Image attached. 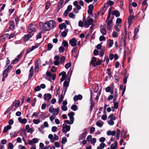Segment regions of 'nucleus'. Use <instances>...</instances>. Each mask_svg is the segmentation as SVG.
I'll return each instance as SVG.
<instances>
[{
  "label": "nucleus",
  "instance_id": "1",
  "mask_svg": "<svg viewBox=\"0 0 149 149\" xmlns=\"http://www.w3.org/2000/svg\"><path fill=\"white\" fill-rule=\"evenodd\" d=\"M40 26L42 28V25L43 26L42 28L44 30L49 31L53 29L55 25V22L53 20H50L47 21L44 24L43 23L40 22Z\"/></svg>",
  "mask_w": 149,
  "mask_h": 149
},
{
  "label": "nucleus",
  "instance_id": "2",
  "mask_svg": "<svg viewBox=\"0 0 149 149\" xmlns=\"http://www.w3.org/2000/svg\"><path fill=\"white\" fill-rule=\"evenodd\" d=\"M93 22V18L90 17H88L84 22V26L85 28H88L90 25L92 24Z\"/></svg>",
  "mask_w": 149,
  "mask_h": 149
},
{
  "label": "nucleus",
  "instance_id": "3",
  "mask_svg": "<svg viewBox=\"0 0 149 149\" xmlns=\"http://www.w3.org/2000/svg\"><path fill=\"white\" fill-rule=\"evenodd\" d=\"M108 119H109L108 121V124L111 125H112L114 124V122L113 120H115L116 119V118L113 114H111L109 116Z\"/></svg>",
  "mask_w": 149,
  "mask_h": 149
},
{
  "label": "nucleus",
  "instance_id": "4",
  "mask_svg": "<svg viewBox=\"0 0 149 149\" xmlns=\"http://www.w3.org/2000/svg\"><path fill=\"white\" fill-rule=\"evenodd\" d=\"M28 28V32L30 33L36 31L37 28L35 24H31L29 25Z\"/></svg>",
  "mask_w": 149,
  "mask_h": 149
},
{
  "label": "nucleus",
  "instance_id": "5",
  "mask_svg": "<svg viewBox=\"0 0 149 149\" xmlns=\"http://www.w3.org/2000/svg\"><path fill=\"white\" fill-rule=\"evenodd\" d=\"M79 3L80 5H78V2L77 1H75L73 3V5L76 7L77 9V10H79L81 9V7L80 6H84V3L82 0H80L79 1Z\"/></svg>",
  "mask_w": 149,
  "mask_h": 149
},
{
  "label": "nucleus",
  "instance_id": "6",
  "mask_svg": "<svg viewBox=\"0 0 149 149\" xmlns=\"http://www.w3.org/2000/svg\"><path fill=\"white\" fill-rule=\"evenodd\" d=\"M70 126L65 125V124L63 125L62 130L64 134H66L67 132H68L70 130Z\"/></svg>",
  "mask_w": 149,
  "mask_h": 149
},
{
  "label": "nucleus",
  "instance_id": "7",
  "mask_svg": "<svg viewBox=\"0 0 149 149\" xmlns=\"http://www.w3.org/2000/svg\"><path fill=\"white\" fill-rule=\"evenodd\" d=\"M113 18H111L109 20H106V22L107 25V28L109 30H110L112 29V26L113 25Z\"/></svg>",
  "mask_w": 149,
  "mask_h": 149
},
{
  "label": "nucleus",
  "instance_id": "8",
  "mask_svg": "<svg viewBox=\"0 0 149 149\" xmlns=\"http://www.w3.org/2000/svg\"><path fill=\"white\" fill-rule=\"evenodd\" d=\"M40 43H37L35 45L31 47L28 49L26 52V54H28L30 52H31L36 48L40 46Z\"/></svg>",
  "mask_w": 149,
  "mask_h": 149
},
{
  "label": "nucleus",
  "instance_id": "9",
  "mask_svg": "<svg viewBox=\"0 0 149 149\" xmlns=\"http://www.w3.org/2000/svg\"><path fill=\"white\" fill-rule=\"evenodd\" d=\"M41 67V63L40 61L37 60L35 64L34 70L35 72H38V69Z\"/></svg>",
  "mask_w": 149,
  "mask_h": 149
},
{
  "label": "nucleus",
  "instance_id": "10",
  "mask_svg": "<svg viewBox=\"0 0 149 149\" xmlns=\"http://www.w3.org/2000/svg\"><path fill=\"white\" fill-rule=\"evenodd\" d=\"M70 79H66L64 82L63 85V88H65V93L67 90V87L69 85Z\"/></svg>",
  "mask_w": 149,
  "mask_h": 149
},
{
  "label": "nucleus",
  "instance_id": "11",
  "mask_svg": "<svg viewBox=\"0 0 149 149\" xmlns=\"http://www.w3.org/2000/svg\"><path fill=\"white\" fill-rule=\"evenodd\" d=\"M12 68V67L11 66H8L7 68L5 70L3 73V76L4 77L6 78L7 77V74L9 71Z\"/></svg>",
  "mask_w": 149,
  "mask_h": 149
},
{
  "label": "nucleus",
  "instance_id": "12",
  "mask_svg": "<svg viewBox=\"0 0 149 149\" xmlns=\"http://www.w3.org/2000/svg\"><path fill=\"white\" fill-rule=\"evenodd\" d=\"M55 60L53 62V63L54 65H58L60 63L59 60L60 59L59 56L58 55L56 56L54 58Z\"/></svg>",
  "mask_w": 149,
  "mask_h": 149
},
{
  "label": "nucleus",
  "instance_id": "13",
  "mask_svg": "<svg viewBox=\"0 0 149 149\" xmlns=\"http://www.w3.org/2000/svg\"><path fill=\"white\" fill-rule=\"evenodd\" d=\"M77 40L75 38H73L69 41L70 44L72 47H74L77 45Z\"/></svg>",
  "mask_w": 149,
  "mask_h": 149
},
{
  "label": "nucleus",
  "instance_id": "14",
  "mask_svg": "<svg viewBox=\"0 0 149 149\" xmlns=\"http://www.w3.org/2000/svg\"><path fill=\"white\" fill-rule=\"evenodd\" d=\"M20 102L19 100H15L11 104V106L13 107L14 106H15V107L17 108L19 107L20 106Z\"/></svg>",
  "mask_w": 149,
  "mask_h": 149
},
{
  "label": "nucleus",
  "instance_id": "15",
  "mask_svg": "<svg viewBox=\"0 0 149 149\" xmlns=\"http://www.w3.org/2000/svg\"><path fill=\"white\" fill-rule=\"evenodd\" d=\"M84 132L82 133L79 136V140H81L83 139L86 136V135L87 133V130L86 129H84Z\"/></svg>",
  "mask_w": 149,
  "mask_h": 149
},
{
  "label": "nucleus",
  "instance_id": "16",
  "mask_svg": "<svg viewBox=\"0 0 149 149\" xmlns=\"http://www.w3.org/2000/svg\"><path fill=\"white\" fill-rule=\"evenodd\" d=\"M74 113L73 112H70L68 114V115L69 117L70 120L73 122H74Z\"/></svg>",
  "mask_w": 149,
  "mask_h": 149
},
{
  "label": "nucleus",
  "instance_id": "17",
  "mask_svg": "<svg viewBox=\"0 0 149 149\" xmlns=\"http://www.w3.org/2000/svg\"><path fill=\"white\" fill-rule=\"evenodd\" d=\"M118 142L116 141L114 142V144H112L110 147V148H108L107 149H117V148Z\"/></svg>",
  "mask_w": 149,
  "mask_h": 149
},
{
  "label": "nucleus",
  "instance_id": "18",
  "mask_svg": "<svg viewBox=\"0 0 149 149\" xmlns=\"http://www.w3.org/2000/svg\"><path fill=\"white\" fill-rule=\"evenodd\" d=\"M51 97L52 95L49 93L45 94L44 95V100L45 101H48L51 98Z\"/></svg>",
  "mask_w": 149,
  "mask_h": 149
},
{
  "label": "nucleus",
  "instance_id": "19",
  "mask_svg": "<svg viewBox=\"0 0 149 149\" xmlns=\"http://www.w3.org/2000/svg\"><path fill=\"white\" fill-rule=\"evenodd\" d=\"M26 130L27 132L32 133L34 131V130L33 128H30L29 125H27L26 127Z\"/></svg>",
  "mask_w": 149,
  "mask_h": 149
},
{
  "label": "nucleus",
  "instance_id": "20",
  "mask_svg": "<svg viewBox=\"0 0 149 149\" xmlns=\"http://www.w3.org/2000/svg\"><path fill=\"white\" fill-rule=\"evenodd\" d=\"M100 31L103 35H104L106 34V28L103 26H101Z\"/></svg>",
  "mask_w": 149,
  "mask_h": 149
},
{
  "label": "nucleus",
  "instance_id": "21",
  "mask_svg": "<svg viewBox=\"0 0 149 149\" xmlns=\"http://www.w3.org/2000/svg\"><path fill=\"white\" fill-rule=\"evenodd\" d=\"M82 98V95H81L79 94L78 95H75L73 97V100L74 101H77L79 100H81Z\"/></svg>",
  "mask_w": 149,
  "mask_h": 149
},
{
  "label": "nucleus",
  "instance_id": "22",
  "mask_svg": "<svg viewBox=\"0 0 149 149\" xmlns=\"http://www.w3.org/2000/svg\"><path fill=\"white\" fill-rule=\"evenodd\" d=\"M22 54L21 53L17 56V57L16 58H15L14 60L12 62L13 63H15L16 62L18 61L19 60L20 58L22 57Z\"/></svg>",
  "mask_w": 149,
  "mask_h": 149
},
{
  "label": "nucleus",
  "instance_id": "23",
  "mask_svg": "<svg viewBox=\"0 0 149 149\" xmlns=\"http://www.w3.org/2000/svg\"><path fill=\"white\" fill-rule=\"evenodd\" d=\"M18 120L19 123L22 124H25L26 123L27 121L26 119H22L21 117H19L18 118Z\"/></svg>",
  "mask_w": 149,
  "mask_h": 149
},
{
  "label": "nucleus",
  "instance_id": "24",
  "mask_svg": "<svg viewBox=\"0 0 149 149\" xmlns=\"http://www.w3.org/2000/svg\"><path fill=\"white\" fill-rule=\"evenodd\" d=\"M96 58L93 57L90 62V64H92L93 67H95V63H96Z\"/></svg>",
  "mask_w": 149,
  "mask_h": 149
},
{
  "label": "nucleus",
  "instance_id": "25",
  "mask_svg": "<svg viewBox=\"0 0 149 149\" xmlns=\"http://www.w3.org/2000/svg\"><path fill=\"white\" fill-rule=\"evenodd\" d=\"M59 29L61 30H63V29H65L67 27V26L65 23L61 24L58 26Z\"/></svg>",
  "mask_w": 149,
  "mask_h": 149
},
{
  "label": "nucleus",
  "instance_id": "26",
  "mask_svg": "<svg viewBox=\"0 0 149 149\" xmlns=\"http://www.w3.org/2000/svg\"><path fill=\"white\" fill-rule=\"evenodd\" d=\"M64 0H60L58 4V11L59 9L62 7Z\"/></svg>",
  "mask_w": 149,
  "mask_h": 149
},
{
  "label": "nucleus",
  "instance_id": "27",
  "mask_svg": "<svg viewBox=\"0 0 149 149\" xmlns=\"http://www.w3.org/2000/svg\"><path fill=\"white\" fill-rule=\"evenodd\" d=\"M107 135L108 136L111 135L112 136H114L116 134V132L115 131H111L109 130L107 132Z\"/></svg>",
  "mask_w": 149,
  "mask_h": 149
},
{
  "label": "nucleus",
  "instance_id": "28",
  "mask_svg": "<svg viewBox=\"0 0 149 149\" xmlns=\"http://www.w3.org/2000/svg\"><path fill=\"white\" fill-rule=\"evenodd\" d=\"M68 32V29H66L63 31L61 32V36L63 38L65 37L67 35V33Z\"/></svg>",
  "mask_w": 149,
  "mask_h": 149
},
{
  "label": "nucleus",
  "instance_id": "29",
  "mask_svg": "<svg viewBox=\"0 0 149 149\" xmlns=\"http://www.w3.org/2000/svg\"><path fill=\"white\" fill-rule=\"evenodd\" d=\"M31 34H27L25 35L24 37V40L25 41L28 40L31 37Z\"/></svg>",
  "mask_w": 149,
  "mask_h": 149
},
{
  "label": "nucleus",
  "instance_id": "30",
  "mask_svg": "<svg viewBox=\"0 0 149 149\" xmlns=\"http://www.w3.org/2000/svg\"><path fill=\"white\" fill-rule=\"evenodd\" d=\"M11 128V126L10 125H8L4 127L3 130V132L5 133L8 130L10 129Z\"/></svg>",
  "mask_w": 149,
  "mask_h": 149
},
{
  "label": "nucleus",
  "instance_id": "31",
  "mask_svg": "<svg viewBox=\"0 0 149 149\" xmlns=\"http://www.w3.org/2000/svg\"><path fill=\"white\" fill-rule=\"evenodd\" d=\"M48 137V138L50 139L51 142L53 143L54 142V140L53 138V136L52 134H49Z\"/></svg>",
  "mask_w": 149,
  "mask_h": 149
},
{
  "label": "nucleus",
  "instance_id": "32",
  "mask_svg": "<svg viewBox=\"0 0 149 149\" xmlns=\"http://www.w3.org/2000/svg\"><path fill=\"white\" fill-rule=\"evenodd\" d=\"M117 95H118V93H117V91L116 89H115V92L114 95L113 96V97H114V99H113V103L116 102V99H117Z\"/></svg>",
  "mask_w": 149,
  "mask_h": 149
},
{
  "label": "nucleus",
  "instance_id": "33",
  "mask_svg": "<svg viewBox=\"0 0 149 149\" xmlns=\"http://www.w3.org/2000/svg\"><path fill=\"white\" fill-rule=\"evenodd\" d=\"M112 14L115 15L116 17H118L120 16V13L118 10H114L112 12Z\"/></svg>",
  "mask_w": 149,
  "mask_h": 149
},
{
  "label": "nucleus",
  "instance_id": "34",
  "mask_svg": "<svg viewBox=\"0 0 149 149\" xmlns=\"http://www.w3.org/2000/svg\"><path fill=\"white\" fill-rule=\"evenodd\" d=\"M105 144L104 143H101L100 146L97 147V149H102L104 148Z\"/></svg>",
  "mask_w": 149,
  "mask_h": 149
},
{
  "label": "nucleus",
  "instance_id": "35",
  "mask_svg": "<svg viewBox=\"0 0 149 149\" xmlns=\"http://www.w3.org/2000/svg\"><path fill=\"white\" fill-rule=\"evenodd\" d=\"M91 106H90V111H91L94 107V102L93 100H92V96H91Z\"/></svg>",
  "mask_w": 149,
  "mask_h": 149
},
{
  "label": "nucleus",
  "instance_id": "36",
  "mask_svg": "<svg viewBox=\"0 0 149 149\" xmlns=\"http://www.w3.org/2000/svg\"><path fill=\"white\" fill-rule=\"evenodd\" d=\"M111 8H110L109 9V12L106 20H109L110 18V15L111 14Z\"/></svg>",
  "mask_w": 149,
  "mask_h": 149
},
{
  "label": "nucleus",
  "instance_id": "37",
  "mask_svg": "<svg viewBox=\"0 0 149 149\" xmlns=\"http://www.w3.org/2000/svg\"><path fill=\"white\" fill-rule=\"evenodd\" d=\"M103 124L104 122L103 121H101V122L97 121L96 123V124L97 126L101 127H102Z\"/></svg>",
  "mask_w": 149,
  "mask_h": 149
},
{
  "label": "nucleus",
  "instance_id": "38",
  "mask_svg": "<svg viewBox=\"0 0 149 149\" xmlns=\"http://www.w3.org/2000/svg\"><path fill=\"white\" fill-rule=\"evenodd\" d=\"M107 10V8L104 6L103 8H102L101 10L100 11V12L103 15L104 14Z\"/></svg>",
  "mask_w": 149,
  "mask_h": 149
},
{
  "label": "nucleus",
  "instance_id": "39",
  "mask_svg": "<svg viewBox=\"0 0 149 149\" xmlns=\"http://www.w3.org/2000/svg\"><path fill=\"white\" fill-rule=\"evenodd\" d=\"M54 112L53 114L55 115L56 116L57 115L59 112V109L58 108L55 109Z\"/></svg>",
  "mask_w": 149,
  "mask_h": 149
},
{
  "label": "nucleus",
  "instance_id": "40",
  "mask_svg": "<svg viewBox=\"0 0 149 149\" xmlns=\"http://www.w3.org/2000/svg\"><path fill=\"white\" fill-rule=\"evenodd\" d=\"M59 59L60 60V63L61 64H63L65 60V58L64 56H62Z\"/></svg>",
  "mask_w": 149,
  "mask_h": 149
},
{
  "label": "nucleus",
  "instance_id": "41",
  "mask_svg": "<svg viewBox=\"0 0 149 149\" xmlns=\"http://www.w3.org/2000/svg\"><path fill=\"white\" fill-rule=\"evenodd\" d=\"M108 43L109 47H111L112 46L113 43V40H109L108 41Z\"/></svg>",
  "mask_w": 149,
  "mask_h": 149
},
{
  "label": "nucleus",
  "instance_id": "42",
  "mask_svg": "<svg viewBox=\"0 0 149 149\" xmlns=\"http://www.w3.org/2000/svg\"><path fill=\"white\" fill-rule=\"evenodd\" d=\"M71 108L72 110L74 111L77 110L78 109L77 106L75 104L72 105Z\"/></svg>",
  "mask_w": 149,
  "mask_h": 149
},
{
  "label": "nucleus",
  "instance_id": "43",
  "mask_svg": "<svg viewBox=\"0 0 149 149\" xmlns=\"http://www.w3.org/2000/svg\"><path fill=\"white\" fill-rule=\"evenodd\" d=\"M50 6V3L49 1H47L46 3L45 8V9L47 10H48Z\"/></svg>",
  "mask_w": 149,
  "mask_h": 149
},
{
  "label": "nucleus",
  "instance_id": "44",
  "mask_svg": "<svg viewBox=\"0 0 149 149\" xmlns=\"http://www.w3.org/2000/svg\"><path fill=\"white\" fill-rule=\"evenodd\" d=\"M69 16L70 18L72 19H74L75 17V15L72 13H69Z\"/></svg>",
  "mask_w": 149,
  "mask_h": 149
},
{
  "label": "nucleus",
  "instance_id": "45",
  "mask_svg": "<svg viewBox=\"0 0 149 149\" xmlns=\"http://www.w3.org/2000/svg\"><path fill=\"white\" fill-rule=\"evenodd\" d=\"M17 132H15L10 133V136L11 137H15L17 136Z\"/></svg>",
  "mask_w": 149,
  "mask_h": 149
},
{
  "label": "nucleus",
  "instance_id": "46",
  "mask_svg": "<svg viewBox=\"0 0 149 149\" xmlns=\"http://www.w3.org/2000/svg\"><path fill=\"white\" fill-rule=\"evenodd\" d=\"M67 141V139L65 137H63L62 138L61 141V143L62 144H65L66 143Z\"/></svg>",
  "mask_w": 149,
  "mask_h": 149
},
{
  "label": "nucleus",
  "instance_id": "47",
  "mask_svg": "<svg viewBox=\"0 0 149 149\" xmlns=\"http://www.w3.org/2000/svg\"><path fill=\"white\" fill-rule=\"evenodd\" d=\"M122 22V20L120 18H118L116 21V25H119V24Z\"/></svg>",
  "mask_w": 149,
  "mask_h": 149
},
{
  "label": "nucleus",
  "instance_id": "48",
  "mask_svg": "<svg viewBox=\"0 0 149 149\" xmlns=\"http://www.w3.org/2000/svg\"><path fill=\"white\" fill-rule=\"evenodd\" d=\"M91 143L92 144L94 145L95 143L96 142V138H92V139H91Z\"/></svg>",
  "mask_w": 149,
  "mask_h": 149
},
{
  "label": "nucleus",
  "instance_id": "49",
  "mask_svg": "<svg viewBox=\"0 0 149 149\" xmlns=\"http://www.w3.org/2000/svg\"><path fill=\"white\" fill-rule=\"evenodd\" d=\"M71 65V63L69 62L65 65V67L66 69H68L69 68H70Z\"/></svg>",
  "mask_w": 149,
  "mask_h": 149
},
{
  "label": "nucleus",
  "instance_id": "50",
  "mask_svg": "<svg viewBox=\"0 0 149 149\" xmlns=\"http://www.w3.org/2000/svg\"><path fill=\"white\" fill-rule=\"evenodd\" d=\"M63 98V96L62 94H61L60 96V97L58 100V103L60 104L61 103Z\"/></svg>",
  "mask_w": 149,
  "mask_h": 149
},
{
  "label": "nucleus",
  "instance_id": "51",
  "mask_svg": "<svg viewBox=\"0 0 149 149\" xmlns=\"http://www.w3.org/2000/svg\"><path fill=\"white\" fill-rule=\"evenodd\" d=\"M56 116L55 115L52 114L50 117L49 118L51 121H52L55 118Z\"/></svg>",
  "mask_w": 149,
  "mask_h": 149
},
{
  "label": "nucleus",
  "instance_id": "52",
  "mask_svg": "<svg viewBox=\"0 0 149 149\" xmlns=\"http://www.w3.org/2000/svg\"><path fill=\"white\" fill-rule=\"evenodd\" d=\"M95 130V129L94 127H91L90 129V133L91 134H93Z\"/></svg>",
  "mask_w": 149,
  "mask_h": 149
},
{
  "label": "nucleus",
  "instance_id": "53",
  "mask_svg": "<svg viewBox=\"0 0 149 149\" xmlns=\"http://www.w3.org/2000/svg\"><path fill=\"white\" fill-rule=\"evenodd\" d=\"M72 5H70L68 6L67 10H67L69 12L72 10Z\"/></svg>",
  "mask_w": 149,
  "mask_h": 149
},
{
  "label": "nucleus",
  "instance_id": "54",
  "mask_svg": "<svg viewBox=\"0 0 149 149\" xmlns=\"http://www.w3.org/2000/svg\"><path fill=\"white\" fill-rule=\"evenodd\" d=\"M40 120L38 119H34L33 120V123L36 124H38L40 122Z\"/></svg>",
  "mask_w": 149,
  "mask_h": 149
},
{
  "label": "nucleus",
  "instance_id": "55",
  "mask_svg": "<svg viewBox=\"0 0 149 149\" xmlns=\"http://www.w3.org/2000/svg\"><path fill=\"white\" fill-rule=\"evenodd\" d=\"M14 22L13 21H11L10 22V28L11 29H13L14 27Z\"/></svg>",
  "mask_w": 149,
  "mask_h": 149
},
{
  "label": "nucleus",
  "instance_id": "56",
  "mask_svg": "<svg viewBox=\"0 0 149 149\" xmlns=\"http://www.w3.org/2000/svg\"><path fill=\"white\" fill-rule=\"evenodd\" d=\"M61 108L63 111H65L67 110V107L66 106L62 105Z\"/></svg>",
  "mask_w": 149,
  "mask_h": 149
},
{
  "label": "nucleus",
  "instance_id": "57",
  "mask_svg": "<svg viewBox=\"0 0 149 149\" xmlns=\"http://www.w3.org/2000/svg\"><path fill=\"white\" fill-rule=\"evenodd\" d=\"M84 24L80 20L79 21L78 23V26H79L82 27L84 26Z\"/></svg>",
  "mask_w": 149,
  "mask_h": 149
},
{
  "label": "nucleus",
  "instance_id": "58",
  "mask_svg": "<svg viewBox=\"0 0 149 149\" xmlns=\"http://www.w3.org/2000/svg\"><path fill=\"white\" fill-rule=\"evenodd\" d=\"M41 33L40 32H39L37 35L36 39L37 40L39 38H41Z\"/></svg>",
  "mask_w": 149,
  "mask_h": 149
},
{
  "label": "nucleus",
  "instance_id": "59",
  "mask_svg": "<svg viewBox=\"0 0 149 149\" xmlns=\"http://www.w3.org/2000/svg\"><path fill=\"white\" fill-rule=\"evenodd\" d=\"M92 139V136L91 135H88L86 138V140L88 142H89Z\"/></svg>",
  "mask_w": 149,
  "mask_h": 149
},
{
  "label": "nucleus",
  "instance_id": "60",
  "mask_svg": "<svg viewBox=\"0 0 149 149\" xmlns=\"http://www.w3.org/2000/svg\"><path fill=\"white\" fill-rule=\"evenodd\" d=\"M63 44L65 47H67L68 45V42L67 41L65 40H63Z\"/></svg>",
  "mask_w": 149,
  "mask_h": 149
},
{
  "label": "nucleus",
  "instance_id": "61",
  "mask_svg": "<svg viewBox=\"0 0 149 149\" xmlns=\"http://www.w3.org/2000/svg\"><path fill=\"white\" fill-rule=\"evenodd\" d=\"M55 109L54 107H50L49 108V111L50 113H52L54 111Z\"/></svg>",
  "mask_w": 149,
  "mask_h": 149
},
{
  "label": "nucleus",
  "instance_id": "62",
  "mask_svg": "<svg viewBox=\"0 0 149 149\" xmlns=\"http://www.w3.org/2000/svg\"><path fill=\"white\" fill-rule=\"evenodd\" d=\"M53 47V45L51 43H49L47 45L48 49L49 50L51 49Z\"/></svg>",
  "mask_w": 149,
  "mask_h": 149
},
{
  "label": "nucleus",
  "instance_id": "63",
  "mask_svg": "<svg viewBox=\"0 0 149 149\" xmlns=\"http://www.w3.org/2000/svg\"><path fill=\"white\" fill-rule=\"evenodd\" d=\"M64 122L65 123H67L68 124H69V125H71V124H72L73 123V122H72V121L70 120V121H69L68 120H65L64 121Z\"/></svg>",
  "mask_w": 149,
  "mask_h": 149
},
{
  "label": "nucleus",
  "instance_id": "64",
  "mask_svg": "<svg viewBox=\"0 0 149 149\" xmlns=\"http://www.w3.org/2000/svg\"><path fill=\"white\" fill-rule=\"evenodd\" d=\"M8 147L9 149H13V144L11 143H9Z\"/></svg>",
  "mask_w": 149,
  "mask_h": 149
}]
</instances>
